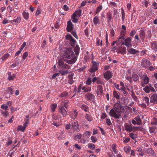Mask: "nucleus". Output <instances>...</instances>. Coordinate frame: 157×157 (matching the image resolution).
<instances>
[{
    "label": "nucleus",
    "mask_w": 157,
    "mask_h": 157,
    "mask_svg": "<svg viewBox=\"0 0 157 157\" xmlns=\"http://www.w3.org/2000/svg\"><path fill=\"white\" fill-rule=\"evenodd\" d=\"M143 90L147 93L155 92V89L151 85L146 86L144 88Z\"/></svg>",
    "instance_id": "7"
},
{
    "label": "nucleus",
    "mask_w": 157,
    "mask_h": 157,
    "mask_svg": "<svg viewBox=\"0 0 157 157\" xmlns=\"http://www.w3.org/2000/svg\"><path fill=\"white\" fill-rule=\"evenodd\" d=\"M71 34L77 39H78V36L75 32L74 31H72L71 32Z\"/></svg>",
    "instance_id": "64"
},
{
    "label": "nucleus",
    "mask_w": 157,
    "mask_h": 157,
    "mask_svg": "<svg viewBox=\"0 0 157 157\" xmlns=\"http://www.w3.org/2000/svg\"><path fill=\"white\" fill-rule=\"evenodd\" d=\"M21 21V17H17L16 19H14L13 20L10 21L11 23L13 24V22L18 24Z\"/></svg>",
    "instance_id": "19"
},
{
    "label": "nucleus",
    "mask_w": 157,
    "mask_h": 157,
    "mask_svg": "<svg viewBox=\"0 0 157 157\" xmlns=\"http://www.w3.org/2000/svg\"><path fill=\"white\" fill-rule=\"evenodd\" d=\"M125 138V139L124 140V143H127L130 140V139L129 138Z\"/></svg>",
    "instance_id": "63"
},
{
    "label": "nucleus",
    "mask_w": 157,
    "mask_h": 157,
    "mask_svg": "<svg viewBox=\"0 0 157 157\" xmlns=\"http://www.w3.org/2000/svg\"><path fill=\"white\" fill-rule=\"evenodd\" d=\"M85 97L88 100H91L95 98L94 96L91 93L87 94L85 95Z\"/></svg>",
    "instance_id": "22"
},
{
    "label": "nucleus",
    "mask_w": 157,
    "mask_h": 157,
    "mask_svg": "<svg viewBox=\"0 0 157 157\" xmlns=\"http://www.w3.org/2000/svg\"><path fill=\"white\" fill-rule=\"evenodd\" d=\"M29 119H27V120L25 122V123L23 124L24 126L26 128V127L27 126V125L28 124H29Z\"/></svg>",
    "instance_id": "61"
},
{
    "label": "nucleus",
    "mask_w": 157,
    "mask_h": 157,
    "mask_svg": "<svg viewBox=\"0 0 157 157\" xmlns=\"http://www.w3.org/2000/svg\"><path fill=\"white\" fill-rule=\"evenodd\" d=\"M28 52H25L23 54V56H22V58H23V59H25L26 58V57L28 56Z\"/></svg>",
    "instance_id": "59"
},
{
    "label": "nucleus",
    "mask_w": 157,
    "mask_h": 157,
    "mask_svg": "<svg viewBox=\"0 0 157 157\" xmlns=\"http://www.w3.org/2000/svg\"><path fill=\"white\" fill-rule=\"evenodd\" d=\"M1 108L5 110H6L8 109V106L6 104H3L1 106Z\"/></svg>",
    "instance_id": "48"
},
{
    "label": "nucleus",
    "mask_w": 157,
    "mask_h": 157,
    "mask_svg": "<svg viewBox=\"0 0 157 157\" xmlns=\"http://www.w3.org/2000/svg\"><path fill=\"white\" fill-rule=\"evenodd\" d=\"M150 65V62L149 61L145 59L142 60L141 64L142 67H145L149 66Z\"/></svg>",
    "instance_id": "9"
},
{
    "label": "nucleus",
    "mask_w": 157,
    "mask_h": 157,
    "mask_svg": "<svg viewBox=\"0 0 157 157\" xmlns=\"http://www.w3.org/2000/svg\"><path fill=\"white\" fill-rule=\"evenodd\" d=\"M116 145L115 144H112L111 146V147L112 149V151L114 152L115 154H117V151L116 150Z\"/></svg>",
    "instance_id": "37"
},
{
    "label": "nucleus",
    "mask_w": 157,
    "mask_h": 157,
    "mask_svg": "<svg viewBox=\"0 0 157 157\" xmlns=\"http://www.w3.org/2000/svg\"><path fill=\"white\" fill-rule=\"evenodd\" d=\"M113 95L114 97L117 99H119L120 98V94H118L115 90L113 91Z\"/></svg>",
    "instance_id": "34"
},
{
    "label": "nucleus",
    "mask_w": 157,
    "mask_h": 157,
    "mask_svg": "<svg viewBox=\"0 0 157 157\" xmlns=\"http://www.w3.org/2000/svg\"><path fill=\"white\" fill-rule=\"evenodd\" d=\"M102 8V6L101 5H100L97 8V9L95 11L96 14H97L98 13Z\"/></svg>",
    "instance_id": "49"
},
{
    "label": "nucleus",
    "mask_w": 157,
    "mask_h": 157,
    "mask_svg": "<svg viewBox=\"0 0 157 157\" xmlns=\"http://www.w3.org/2000/svg\"><path fill=\"white\" fill-rule=\"evenodd\" d=\"M124 107L120 102L115 104L113 108L109 112V115L115 119H120L121 117V113L124 112Z\"/></svg>",
    "instance_id": "1"
},
{
    "label": "nucleus",
    "mask_w": 157,
    "mask_h": 157,
    "mask_svg": "<svg viewBox=\"0 0 157 157\" xmlns=\"http://www.w3.org/2000/svg\"><path fill=\"white\" fill-rule=\"evenodd\" d=\"M97 83L98 84H100L101 85H104V82L102 81L101 80H100L98 78V79L97 81Z\"/></svg>",
    "instance_id": "58"
},
{
    "label": "nucleus",
    "mask_w": 157,
    "mask_h": 157,
    "mask_svg": "<svg viewBox=\"0 0 157 157\" xmlns=\"http://www.w3.org/2000/svg\"><path fill=\"white\" fill-rule=\"evenodd\" d=\"M26 128L24 126H22L21 125H19L17 128V132L21 131L22 132H24Z\"/></svg>",
    "instance_id": "27"
},
{
    "label": "nucleus",
    "mask_w": 157,
    "mask_h": 157,
    "mask_svg": "<svg viewBox=\"0 0 157 157\" xmlns=\"http://www.w3.org/2000/svg\"><path fill=\"white\" fill-rule=\"evenodd\" d=\"M131 38L128 37L124 40V45L127 46H129L131 45Z\"/></svg>",
    "instance_id": "17"
},
{
    "label": "nucleus",
    "mask_w": 157,
    "mask_h": 157,
    "mask_svg": "<svg viewBox=\"0 0 157 157\" xmlns=\"http://www.w3.org/2000/svg\"><path fill=\"white\" fill-rule=\"evenodd\" d=\"M137 122V124L139 125L142 124V121L140 116H137L134 118Z\"/></svg>",
    "instance_id": "26"
},
{
    "label": "nucleus",
    "mask_w": 157,
    "mask_h": 157,
    "mask_svg": "<svg viewBox=\"0 0 157 157\" xmlns=\"http://www.w3.org/2000/svg\"><path fill=\"white\" fill-rule=\"evenodd\" d=\"M139 36L142 41H144L145 37V32L143 29L140 30V31Z\"/></svg>",
    "instance_id": "21"
},
{
    "label": "nucleus",
    "mask_w": 157,
    "mask_h": 157,
    "mask_svg": "<svg viewBox=\"0 0 157 157\" xmlns=\"http://www.w3.org/2000/svg\"><path fill=\"white\" fill-rule=\"evenodd\" d=\"M59 112L61 113L63 117L65 116L67 114V111L63 106H61L59 109Z\"/></svg>",
    "instance_id": "15"
},
{
    "label": "nucleus",
    "mask_w": 157,
    "mask_h": 157,
    "mask_svg": "<svg viewBox=\"0 0 157 157\" xmlns=\"http://www.w3.org/2000/svg\"><path fill=\"white\" fill-rule=\"evenodd\" d=\"M122 40H118V45H121V46H122V45H124V42Z\"/></svg>",
    "instance_id": "55"
},
{
    "label": "nucleus",
    "mask_w": 157,
    "mask_h": 157,
    "mask_svg": "<svg viewBox=\"0 0 157 157\" xmlns=\"http://www.w3.org/2000/svg\"><path fill=\"white\" fill-rule=\"evenodd\" d=\"M128 52L129 53L133 55L139 52V51L136 50L132 48L129 49L128 50Z\"/></svg>",
    "instance_id": "20"
},
{
    "label": "nucleus",
    "mask_w": 157,
    "mask_h": 157,
    "mask_svg": "<svg viewBox=\"0 0 157 157\" xmlns=\"http://www.w3.org/2000/svg\"><path fill=\"white\" fill-rule=\"evenodd\" d=\"M1 113L2 115L5 117H6L9 114L8 112L6 110L2 111Z\"/></svg>",
    "instance_id": "40"
},
{
    "label": "nucleus",
    "mask_w": 157,
    "mask_h": 157,
    "mask_svg": "<svg viewBox=\"0 0 157 157\" xmlns=\"http://www.w3.org/2000/svg\"><path fill=\"white\" fill-rule=\"evenodd\" d=\"M124 151L126 153H129L131 150V147L128 146H126L124 147Z\"/></svg>",
    "instance_id": "38"
},
{
    "label": "nucleus",
    "mask_w": 157,
    "mask_h": 157,
    "mask_svg": "<svg viewBox=\"0 0 157 157\" xmlns=\"http://www.w3.org/2000/svg\"><path fill=\"white\" fill-rule=\"evenodd\" d=\"M23 16L24 18L26 20H28L29 18V14L28 13H26L25 12H23L22 13Z\"/></svg>",
    "instance_id": "41"
},
{
    "label": "nucleus",
    "mask_w": 157,
    "mask_h": 157,
    "mask_svg": "<svg viewBox=\"0 0 157 157\" xmlns=\"http://www.w3.org/2000/svg\"><path fill=\"white\" fill-rule=\"evenodd\" d=\"M115 87L119 90H124L125 88L124 84L122 82H120V85H116Z\"/></svg>",
    "instance_id": "11"
},
{
    "label": "nucleus",
    "mask_w": 157,
    "mask_h": 157,
    "mask_svg": "<svg viewBox=\"0 0 157 157\" xmlns=\"http://www.w3.org/2000/svg\"><path fill=\"white\" fill-rule=\"evenodd\" d=\"M63 135V132H61L60 134L58 136V138L59 140H62L64 138Z\"/></svg>",
    "instance_id": "57"
},
{
    "label": "nucleus",
    "mask_w": 157,
    "mask_h": 157,
    "mask_svg": "<svg viewBox=\"0 0 157 157\" xmlns=\"http://www.w3.org/2000/svg\"><path fill=\"white\" fill-rule=\"evenodd\" d=\"M92 82L91 79L90 78H89L86 82V84L88 85H90Z\"/></svg>",
    "instance_id": "53"
},
{
    "label": "nucleus",
    "mask_w": 157,
    "mask_h": 157,
    "mask_svg": "<svg viewBox=\"0 0 157 157\" xmlns=\"http://www.w3.org/2000/svg\"><path fill=\"white\" fill-rule=\"evenodd\" d=\"M91 139L93 143H95L97 141V138L94 136H92L91 137Z\"/></svg>",
    "instance_id": "54"
},
{
    "label": "nucleus",
    "mask_w": 157,
    "mask_h": 157,
    "mask_svg": "<svg viewBox=\"0 0 157 157\" xmlns=\"http://www.w3.org/2000/svg\"><path fill=\"white\" fill-rule=\"evenodd\" d=\"M10 56V54L8 53L5 54L1 58L2 61H4Z\"/></svg>",
    "instance_id": "43"
},
{
    "label": "nucleus",
    "mask_w": 157,
    "mask_h": 157,
    "mask_svg": "<svg viewBox=\"0 0 157 157\" xmlns=\"http://www.w3.org/2000/svg\"><path fill=\"white\" fill-rule=\"evenodd\" d=\"M85 118L89 121H91L93 120V118L92 116L87 113L86 114Z\"/></svg>",
    "instance_id": "33"
},
{
    "label": "nucleus",
    "mask_w": 157,
    "mask_h": 157,
    "mask_svg": "<svg viewBox=\"0 0 157 157\" xmlns=\"http://www.w3.org/2000/svg\"><path fill=\"white\" fill-rule=\"evenodd\" d=\"M71 125L74 132H78L79 131V125L77 122H75L72 123Z\"/></svg>",
    "instance_id": "8"
},
{
    "label": "nucleus",
    "mask_w": 157,
    "mask_h": 157,
    "mask_svg": "<svg viewBox=\"0 0 157 157\" xmlns=\"http://www.w3.org/2000/svg\"><path fill=\"white\" fill-rule=\"evenodd\" d=\"M125 129L127 131L129 132L132 131L134 132L138 129V128L137 127H136L132 126L131 124L130 125H125Z\"/></svg>",
    "instance_id": "4"
},
{
    "label": "nucleus",
    "mask_w": 157,
    "mask_h": 157,
    "mask_svg": "<svg viewBox=\"0 0 157 157\" xmlns=\"http://www.w3.org/2000/svg\"><path fill=\"white\" fill-rule=\"evenodd\" d=\"M29 119H27V120L25 122V123L23 124L24 126L26 128V127L27 126V125L28 124H29Z\"/></svg>",
    "instance_id": "60"
},
{
    "label": "nucleus",
    "mask_w": 157,
    "mask_h": 157,
    "mask_svg": "<svg viewBox=\"0 0 157 157\" xmlns=\"http://www.w3.org/2000/svg\"><path fill=\"white\" fill-rule=\"evenodd\" d=\"M90 135V132L89 131L85 132L83 134V136L84 137H88Z\"/></svg>",
    "instance_id": "50"
},
{
    "label": "nucleus",
    "mask_w": 157,
    "mask_h": 157,
    "mask_svg": "<svg viewBox=\"0 0 157 157\" xmlns=\"http://www.w3.org/2000/svg\"><path fill=\"white\" fill-rule=\"evenodd\" d=\"M104 77L107 79H109L112 77V75L110 71H108L104 74Z\"/></svg>",
    "instance_id": "24"
},
{
    "label": "nucleus",
    "mask_w": 157,
    "mask_h": 157,
    "mask_svg": "<svg viewBox=\"0 0 157 157\" xmlns=\"http://www.w3.org/2000/svg\"><path fill=\"white\" fill-rule=\"evenodd\" d=\"M141 78L143 82H141V85L142 87H144L145 85L148 83L149 82V78L147 76L146 74H144L142 76Z\"/></svg>",
    "instance_id": "6"
},
{
    "label": "nucleus",
    "mask_w": 157,
    "mask_h": 157,
    "mask_svg": "<svg viewBox=\"0 0 157 157\" xmlns=\"http://www.w3.org/2000/svg\"><path fill=\"white\" fill-rule=\"evenodd\" d=\"M143 99L144 101L147 104H148L149 103V98L148 97L145 96L143 97Z\"/></svg>",
    "instance_id": "46"
},
{
    "label": "nucleus",
    "mask_w": 157,
    "mask_h": 157,
    "mask_svg": "<svg viewBox=\"0 0 157 157\" xmlns=\"http://www.w3.org/2000/svg\"><path fill=\"white\" fill-rule=\"evenodd\" d=\"M129 136L132 139H135L136 137V135L133 133H130Z\"/></svg>",
    "instance_id": "51"
},
{
    "label": "nucleus",
    "mask_w": 157,
    "mask_h": 157,
    "mask_svg": "<svg viewBox=\"0 0 157 157\" xmlns=\"http://www.w3.org/2000/svg\"><path fill=\"white\" fill-rule=\"evenodd\" d=\"M88 147L91 150H94L95 149L94 145L92 143H90L88 144Z\"/></svg>",
    "instance_id": "42"
},
{
    "label": "nucleus",
    "mask_w": 157,
    "mask_h": 157,
    "mask_svg": "<svg viewBox=\"0 0 157 157\" xmlns=\"http://www.w3.org/2000/svg\"><path fill=\"white\" fill-rule=\"evenodd\" d=\"M126 48L122 46L119 47L117 51V53H120L123 55L126 54Z\"/></svg>",
    "instance_id": "10"
},
{
    "label": "nucleus",
    "mask_w": 157,
    "mask_h": 157,
    "mask_svg": "<svg viewBox=\"0 0 157 157\" xmlns=\"http://www.w3.org/2000/svg\"><path fill=\"white\" fill-rule=\"evenodd\" d=\"M81 137V133H78L77 134V135L75 136L76 140H78L80 139Z\"/></svg>",
    "instance_id": "56"
},
{
    "label": "nucleus",
    "mask_w": 157,
    "mask_h": 157,
    "mask_svg": "<svg viewBox=\"0 0 157 157\" xmlns=\"http://www.w3.org/2000/svg\"><path fill=\"white\" fill-rule=\"evenodd\" d=\"M132 93V97L133 99L136 101H138V98L137 97L135 96L133 90L131 91Z\"/></svg>",
    "instance_id": "47"
},
{
    "label": "nucleus",
    "mask_w": 157,
    "mask_h": 157,
    "mask_svg": "<svg viewBox=\"0 0 157 157\" xmlns=\"http://www.w3.org/2000/svg\"><path fill=\"white\" fill-rule=\"evenodd\" d=\"M73 25L71 22V21L67 22V30L68 32L71 31L73 29Z\"/></svg>",
    "instance_id": "14"
},
{
    "label": "nucleus",
    "mask_w": 157,
    "mask_h": 157,
    "mask_svg": "<svg viewBox=\"0 0 157 157\" xmlns=\"http://www.w3.org/2000/svg\"><path fill=\"white\" fill-rule=\"evenodd\" d=\"M68 95V93L64 91L59 96V97L61 98H63L67 96Z\"/></svg>",
    "instance_id": "39"
},
{
    "label": "nucleus",
    "mask_w": 157,
    "mask_h": 157,
    "mask_svg": "<svg viewBox=\"0 0 157 157\" xmlns=\"http://www.w3.org/2000/svg\"><path fill=\"white\" fill-rule=\"evenodd\" d=\"M103 87L102 86L99 85L97 86V93L98 95H102L103 94Z\"/></svg>",
    "instance_id": "13"
},
{
    "label": "nucleus",
    "mask_w": 157,
    "mask_h": 157,
    "mask_svg": "<svg viewBox=\"0 0 157 157\" xmlns=\"http://www.w3.org/2000/svg\"><path fill=\"white\" fill-rule=\"evenodd\" d=\"M99 17L98 16H95L94 18L93 22L95 25H96L97 24L99 23Z\"/></svg>",
    "instance_id": "28"
},
{
    "label": "nucleus",
    "mask_w": 157,
    "mask_h": 157,
    "mask_svg": "<svg viewBox=\"0 0 157 157\" xmlns=\"http://www.w3.org/2000/svg\"><path fill=\"white\" fill-rule=\"evenodd\" d=\"M151 48L152 49H156L157 48V43L155 41L151 43Z\"/></svg>",
    "instance_id": "35"
},
{
    "label": "nucleus",
    "mask_w": 157,
    "mask_h": 157,
    "mask_svg": "<svg viewBox=\"0 0 157 157\" xmlns=\"http://www.w3.org/2000/svg\"><path fill=\"white\" fill-rule=\"evenodd\" d=\"M59 73H60L62 75H65L68 73V70H63V71H59Z\"/></svg>",
    "instance_id": "44"
},
{
    "label": "nucleus",
    "mask_w": 157,
    "mask_h": 157,
    "mask_svg": "<svg viewBox=\"0 0 157 157\" xmlns=\"http://www.w3.org/2000/svg\"><path fill=\"white\" fill-rule=\"evenodd\" d=\"M132 78L134 81H137L139 78L137 75L135 74H133L132 75Z\"/></svg>",
    "instance_id": "45"
},
{
    "label": "nucleus",
    "mask_w": 157,
    "mask_h": 157,
    "mask_svg": "<svg viewBox=\"0 0 157 157\" xmlns=\"http://www.w3.org/2000/svg\"><path fill=\"white\" fill-rule=\"evenodd\" d=\"M68 101H64L61 103V106H63V107H64L66 108H67V105Z\"/></svg>",
    "instance_id": "36"
},
{
    "label": "nucleus",
    "mask_w": 157,
    "mask_h": 157,
    "mask_svg": "<svg viewBox=\"0 0 157 157\" xmlns=\"http://www.w3.org/2000/svg\"><path fill=\"white\" fill-rule=\"evenodd\" d=\"M79 49L78 47H75V48L74 51L76 55H78L79 54Z\"/></svg>",
    "instance_id": "52"
},
{
    "label": "nucleus",
    "mask_w": 157,
    "mask_h": 157,
    "mask_svg": "<svg viewBox=\"0 0 157 157\" xmlns=\"http://www.w3.org/2000/svg\"><path fill=\"white\" fill-rule=\"evenodd\" d=\"M29 119H27V120L25 122V123L23 124L24 126L26 128V127L27 126V125L28 124H29Z\"/></svg>",
    "instance_id": "62"
},
{
    "label": "nucleus",
    "mask_w": 157,
    "mask_h": 157,
    "mask_svg": "<svg viewBox=\"0 0 157 157\" xmlns=\"http://www.w3.org/2000/svg\"><path fill=\"white\" fill-rule=\"evenodd\" d=\"M80 107L85 112H87L89 110V107H88L85 105H80Z\"/></svg>",
    "instance_id": "31"
},
{
    "label": "nucleus",
    "mask_w": 157,
    "mask_h": 157,
    "mask_svg": "<svg viewBox=\"0 0 157 157\" xmlns=\"http://www.w3.org/2000/svg\"><path fill=\"white\" fill-rule=\"evenodd\" d=\"M58 66L63 69H68L70 68V66L66 63H65L62 59L58 60Z\"/></svg>",
    "instance_id": "5"
},
{
    "label": "nucleus",
    "mask_w": 157,
    "mask_h": 157,
    "mask_svg": "<svg viewBox=\"0 0 157 157\" xmlns=\"http://www.w3.org/2000/svg\"><path fill=\"white\" fill-rule=\"evenodd\" d=\"M78 114V113L77 110L75 109L71 112L70 116L73 119H75L77 117Z\"/></svg>",
    "instance_id": "16"
},
{
    "label": "nucleus",
    "mask_w": 157,
    "mask_h": 157,
    "mask_svg": "<svg viewBox=\"0 0 157 157\" xmlns=\"http://www.w3.org/2000/svg\"><path fill=\"white\" fill-rule=\"evenodd\" d=\"M157 101V94H152L150 98V102H151L154 103Z\"/></svg>",
    "instance_id": "18"
},
{
    "label": "nucleus",
    "mask_w": 157,
    "mask_h": 157,
    "mask_svg": "<svg viewBox=\"0 0 157 157\" xmlns=\"http://www.w3.org/2000/svg\"><path fill=\"white\" fill-rule=\"evenodd\" d=\"M57 107V105L55 103L52 104L51 106V111L52 112H54Z\"/></svg>",
    "instance_id": "30"
},
{
    "label": "nucleus",
    "mask_w": 157,
    "mask_h": 157,
    "mask_svg": "<svg viewBox=\"0 0 157 157\" xmlns=\"http://www.w3.org/2000/svg\"><path fill=\"white\" fill-rule=\"evenodd\" d=\"M82 10H77L71 16V19L73 22L77 23L79 17L81 16Z\"/></svg>",
    "instance_id": "3"
},
{
    "label": "nucleus",
    "mask_w": 157,
    "mask_h": 157,
    "mask_svg": "<svg viewBox=\"0 0 157 157\" xmlns=\"http://www.w3.org/2000/svg\"><path fill=\"white\" fill-rule=\"evenodd\" d=\"M8 79L9 81L13 80L14 78H16V75L15 74H13L12 75L11 72H8Z\"/></svg>",
    "instance_id": "23"
},
{
    "label": "nucleus",
    "mask_w": 157,
    "mask_h": 157,
    "mask_svg": "<svg viewBox=\"0 0 157 157\" xmlns=\"http://www.w3.org/2000/svg\"><path fill=\"white\" fill-rule=\"evenodd\" d=\"M66 38L69 40L73 43H75V40L74 39L73 37L70 35H67L66 36Z\"/></svg>",
    "instance_id": "25"
},
{
    "label": "nucleus",
    "mask_w": 157,
    "mask_h": 157,
    "mask_svg": "<svg viewBox=\"0 0 157 157\" xmlns=\"http://www.w3.org/2000/svg\"><path fill=\"white\" fill-rule=\"evenodd\" d=\"M107 18L108 19V23L112 19V14L111 13V12H109L107 14Z\"/></svg>",
    "instance_id": "32"
},
{
    "label": "nucleus",
    "mask_w": 157,
    "mask_h": 157,
    "mask_svg": "<svg viewBox=\"0 0 157 157\" xmlns=\"http://www.w3.org/2000/svg\"><path fill=\"white\" fill-rule=\"evenodd\" d=\"M145 151L147 153L149 154L153 155H155L154 151L151 148H149L147 149H146Z\"/></svg>",
    "instance_id": "29"
},
{
    "label": "nucleus",
    "mask_w": 157,
    "mask_h": 157,
    "mask_svg": "<svg viewBox=\"0 0 157 157\" xmlns=\"http://www.w3.org/2000/svg\"><path fill=\"white\" fill-rule=\"evenodd\" d=\"M98 64L96 63H94L92 66V67L89 70L90 72H94L98 70Z\"/></svg>",
    "instance_id": "12"
},
{
    "label": "nucleus",
    "mask_w": 157,
    "mask_h": 157,
    "mask_svg": "<svg viewBox=\"0 0 157 157\" xmlns=\"http://www.w3.org/2000/svg\"><path fill=\"white\" fill-rule=\"evenodd\" d=\"M63 58L66 63L69 64L74 63L77 60V58L75 56V54L72 49L71 48H67L64 51Z\"/></svg>",
    "instance_id": "2"
}]
</instances>
